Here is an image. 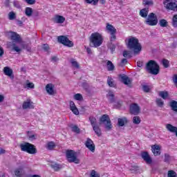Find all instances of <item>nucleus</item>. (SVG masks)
<instances>
[{
    "instance_id": "4d7b16f0",
    "label": "nucleus",
    "mask_w": 177,
    "mask_h": 177,
    "mask_svg": "<svg viewBox=\"0 0 177 177\" xmlns=\"http://www.w3.org/2000/svg\"><path fill=\"white\" fill-rule=\"evenodd\" d=\"M42 49L43 50H44L45 52H48L49 51V45L48 44H43L42 46Z\"/></svg>"
},
{
    "instance_id": "c9c22d12",
    "label": "nucleus",
    "mask_w": 177,
    "mask_h": 177,
    "mask_svg": "<svg viewBox=\"0 0 177 177\" xmlns=\"http://www.w3.org/2000/svg\"><path fill=\"white\" fill-rule=\"evenodd\" d=\"M71 128L72 129V132H75V133H80L81 132V130L77 125L71 126Z\"/></svg>"
},
{
    "instance_id": "f8f14e48",
    "label": "nucleus",
    "mask_w": 177,
    "mask_h": 177,
    "mask_svg": "<svg viewBox=\"0 0 177 177\" xmlns=\"http://www.w3.org/2000/svg\"><path fill=\"white\" fill-rule=\"evenodd\" d=\"M141 157L145 162L147 164H151L153 162V160L151 159V157H150V155L149 154V152L144 151L141 153Z\"/></svg>"
},
{
    "instance_id": "c85d7f7f",
    "label": "nucleus",
    "mask_w": 177,
    "mask_h": 177,
    "mask_svg": "<svg viewBox=\"0 0 177 177\" xmlns=\"http://www.w3.org/2000/svg\"><path fill=\"white\" fill-rule=\"evenodd\" d=\"M106 66L108 71H114V68H115V66H114V64H113V62H111V61H108L106 63Z\"/></svg>"
},
{
    "instance_id": "0eeeda50",
    "label": "nucleus",
    "mask_w": 177,
    "mask_h": 177,
    "mask_svg": "<svg viewBox=\"0 0 177 177\" xmlns=\"http://www.w3.org/2000/svg\"><path fill=\"white\" fill-rule=\"evenodd\" d=\"M66 154L68 162H75V164H80V159L77 158V153H75V151L68 149Z\"/></svg>"
},
{
    "instance_id": "6e6d98bb",
    "label": "nucleus",
    "mask_w": 177,
    "mask_h": 177,
    "mask_svg": "<svg viewBox=\"0 0 177 177\" xmlns=\"http://www.w3.org/2000/svg\"><path fill=\"white\" fill-rule=\"evenodd\" d=\"M28 5H35L37 0H24Z\"/></svg>"
},
{
    "instance_id": "aec40b11",
    "label": "nucleus",
    "mask_w": 177,
    "mask_h": 177,
    "mask_svg": "<svg viewBox=\"0 0 177 177\" xmlns=\"http://www.w3.org/2000/svg\"><path fill=\"white\" fill-rule=\"evenodd\" d=\"M120 77L124 85H129V84H131V80H129V77H128V76L125 75H120Z\"/></svg>"
},
{
    "instance_id": "4468645a",
    "label": "nucleus",
    "mask_w": 177,
    "mask_h": 177,
    "mask_svg": "<svg viewBox=\"0 0 177 177\" xmlns=\"http://www.w3.org/2000/svg\"><path fill=\"white\" fill-rule=\"evenodd\" d=\"M22 109H24V110H27V109H34V105H32V102H31V100L24 101L22 104Z\"/></svg>"
},
{
    "instance_id": "6ab92c4d",
    "label": "nucleus",
    "mask_w": 177,
    "mask_h": 177,
    "mask_svg": "<svg viewBox=\"0 0 177 177\" xmlns=\"http://www.w3.org/2000/svg\"><path fill=\"white\" fill-rule=\"evenodd\" d=\"M166 128H167V131H169V132L176 133V136L177 137V127H174L171 124H167L166 125Z\"/></svg>"
},
{
    "instance_id": "c03bdc74",
    "label": "nucleus",
    "mask_w": 177,
    "mask_h": 177,
    "mask_svg": "<svg viewBox=\"0 0 177 177\" xmlns=\"http://www.w3.org/2000/svg\"><path fill=\"white\" fill-rule=\"evenodd\" d=\"M164 162H167V164H169V162H171V156H169V154L165 153Z\"/></svg>"
},
{
    "instance_id": "37998d69",
    "label": "nucleus",
    "mask_w": 177,
    "mask_h": 177,
    "mask_svg": "<svg viewBox=\"0 0 177 177\" xmlns=\"http://www.w3.org/2000/svg\"><path fill=\"white\" fill-rule=\"evenodd\" d=\"M172 26L177 28V15H174L172 19Z\"/></svg>"
},
{
    "instance_id": "338daca9",
    "label": "nucleus",
    "mask_w": 177,
    "mask_h": 177,
    "mask_svg": "<svg viewBox=\"0 0 177 177\" xmlns=\"http://www.w3.org/2000/svg\"><path fill=\"white\" fill-rule=\"evenodd\" d=\"M59 60V58H57V57L56 56H53L51 57V62H57Z\"/></svg>"
},
{
    "instance_id": "2eb2a0df",
    "label": "nucleus",
    "mask_w": 177,
    "mask_h": 177,
    "mask_svg": "<svg viewBox=\"0 0 177 177\" xmlns=\"http://www.w3.org/2000/svg\"><path fill=\"white\" fill-rule=\"evenodd\" d=\"M153 156H160L161 154V147L159 145H155L151 147Z\"/></svg>"
},
{
    "instance_id": "5701e85b",
    "label": "nucleus",
    "mask_w": 177,
    "mask_h": 177,
    "mask_svg": "<svg viewBox=\"0 0 177 177\" xmlns=\"http://www.w3.org/2000/svg\"><path fill=\"white\" fill-rule=\"evenodd\" d=\"M65 21H66V18H64V17H63V16L57 15L55 17V23H57L58 24H62L64 23Z\"/></svg>"
},
{
    "instance_id": "3c124183",
    "label": "nucleus",
    "mask_w": 177,
    "mask_h": 177,
    "mask_svg": "<svg viewBox=\"0 0 177 177\" xmlns=\"http://www.w3.org/2000/svg\"><path fill=\"white\" fill-rule=\"evenodd\" d=\"M13 6L15 8H17V9H20L21 8V6L20 5V1H13Z\"/></svg>"
},
{
    "instance_id": "de8ad7c7",
    "label": "nucleus",
    "mask_w": 177,
    "mask_h": 177,
    "mask_svg": "<svg viewBox=\"0 0 177 177\" xmlns=\"http://www.w3.org/2000/svg\"><path fill=\"white\" fill-rule=\"evenodd\" d=\"M22 49H26L28 52H31V48L28 44H21Z\"/></svg>"
},
{
    "instance_id": "9b49d317",
    "label": "nucleus",
    "mask_w": 177,
    "mask_h": 177,
    "mask_svg": "<svg viewBox=\"0 0 177 177\" xmlns=\"http://www.w3.org/2000/svg\"><path fill=\"white\" fill-rule=\"evenodd\" d=\"M85 146L87 149H88V150H90V151H92V153H95V143H93V141L91 138H88L86 139Z\"/></svg>"
},
{
    "instance_id": "a878e982",
    "label": "nucleus",
    "mask_w": 177,
    "mask_h": 177,
    "mask_svg": "<svg viewBox=\"0 0 177 177\" xmlns=\"http://www.w3.org/2000/svg\"><path fill=\"white\" fill-rule=\"evenodd\" d=\"M56 147V144H55V142L50 141L47 142L46 145V148L47 150H54Z\"/></svg>"
},
{
    "instance_id": "473e14b6",
    "label": "nucleus",
    "mask_w": 177,
    "mask_h": 177,
    "mask_svg": "<svg viewBox=\"0 0 177 177\" xmlns=\"http://www.w3.org/2000/svg\"><path fill=\"white\" fill-rule=\"evenodd\" d=\"M156 103L158 107H160V108L164 107V101H162V100H161V98L156 99Z\"/></svg>"
},
{
    "instance_id": "052dcab7",
    "label": "nucleus",
    "mask_w": 177,
    "mask_h": 177,
    "mask_svg": "<svg viewBox=\"0 0 177 177\" xmlns=\"http://www.w3.org/2000/svg\"><path fill=\"white\" fill-rule=\"evenodd\" d=\"M5 53V51L3 50V48L2 46H0V57H2Z\"/></svg>"
},
{
    "instance_id": "bf43d9fd",
    "label": "nucleus",
    "mask_w": 177,
    "mask_h": 177,
    "mask_svg": "<svg viewBox=\"0 0 177 177\" xmlns=\"http://www.w3.org/2000/svg\"><path fill=\"white\" fill-rule=\"evenodd\" d=\"M142 89H143L144 92H149L150 91V88L149 87V86H146V85L142 86Z\"/></svg>"
},
{
    "instance_id": "4c0bfd02",
    "label": "nucleus",
    "mask_w": 177,
    "mask_h": 177,
    "mask_svg": "<svg viewBox=\"0 0 177 177\" xmlns=\"http://www.w3.org/2000/svg\"><path fill=\"white\" fill-rule=\"evenodd\" d=\"M107 84L109 86H111V88H114V86H115V85L114 84V81L113 80V78L110 77H108Z\"/></svg>"
},
{
    "instance_id": "79ce46f5",
    "label": "nucleus",
    "mask_w": 177,
    "mask_h": 177,
    "mask_svg": "<svg viewBox=\"0 0 177 177\" xmlns=\"http://www.w3.org/2000/svg\"><path fill=\"white\" fill-rule=\"evenodd\" d=\"M162 64L165 68H168V67H169V61H168V59H163L162 60Z\"/></svg>"
},
{
    "instance_id": "f704fd0d",
    "label": "nucleus",
    "mask_w": 177,
    "mask_h": 177,
    "mask_svg": "<svg viewBox=\"0 0 177 177\" xmlns=\"http://www.w3.org/2000/svg\"><path fill=\"white\" fill-rule=\"evenodd\" d=\"M123 56L126 57V59H131L132 57V54L129 50H124L123 51Z\"/></svg>"
},
{
    "instance_id": "dca6fc26",
    "label": "nucleus",
    "mask_w": 177,
    "mask_h": 177,
    "mask_svg": "<svg viewBox=\"0 0 177 177\" xmlns=\"http://www.w3.org/2000/svg\"><path fill=\"white\" fill-rule=\"evenodd\" d=\"M69 106L73 114H75V115H78V114H80V111H78V109L75 106V104L74 103L73 101H71L69 102Z\"/></svg>"
},
{
    "instance_id": "e2e57ef3",
    "label": "nucleus",
    "mask_w": 177,
    "mask_h": 177,
    "mask_svg": "<svg viewBox=\"0 0 177 177\" xmlns=\"http://www.w3.org/2000/svg\"><path fill=\"white\" fill-rule=\"evenodd\" d=\"M28 138L30 139V140H35L37 138H35V135L32 134V135H29Z\"/></svg>"
},
{
    "instance_id": "680f3d73",
    "label": "nucleus",
    "mask_w": 177,
    "mask_h": 177,
    "mask_svg": "<svg viewBox=\"0 0 177 177\" xmlns=\"http://www.w3.org/2000/svg\"><path fill=\"white\" fill-rule=\"evenodd\" d=\"M26 86L28 88H30V89H34V83H28Z\"/></svg>"
},
{
    "instance_id": "b1692460",
    "label": "nucleus",
    "mask_w": 177,
    "mask_h": 177,
    "mask_svg": "<svg viewBox=\"0 0 177 177\" xmlns=\"http://www.w3.org/2000/svg\"><path fill=\"white\" fill-rule=\"evenodd\" d=\"M106 30L110 32V34H116L117 32V29H115L113 25L109 24H106Z\"/></svg>"
},
{
    "instance_id": "0e129e2a",
    "label": "nucleus",
    "mask_w": 177,
    "mask_h": 177,
    "mask_svg": "<svg viewBox=\"0 0 177 177\" xmlns=\"http://www.w3.org/2000/svg\"><path fill=\"white\" fill-rule=\"evenodd\" d=\"M110 49L113 53V52H114L115 50V45L114 44H111L110 46Z\"/></svg>"
},
{
    "instance_id": "8fccbe9b",
    "label": "nucleus",
    "mask_w": 177,
    "mask_h": 177,
    "mask_svg": "<svg viewBox=\"0 0 177 177\" xmlns=\"http://www.w3.org/2000/svg\"><path fill=\"white\" fill-rule=\"evenodd\" d=\"M168 177H176V172L174 170H169L167 174Z\"/></svg>"
},
{
    "instance_id": "a211bd4d",
    "label": "nucleus",
    "mask_w": 177,
    "mask_h": 177,
    "mask_svg": "<svg viewBox=\"0 0 177 177\" xmlns=\"http://www.w3.org/2000/svg\"><path fill=\"white\" fill-rule=\"evenodd\" d=\"M3 73L6 75H8V77H10V78H15L13 76V70H12L8 66L4 67Z\"/></svg>"
},
{
    "instance_id": "f257e3e1",
    "label": "nucleus",
    "mask_w": 177,
    "mask_h": 177,
    "mask_svg": "<svg viewBox=\"0 0 177 177\" xmlns=\"http://www.w3.org/2000/svg\"><path fill=\"white\" fill-rule=\"evenodd\" d=\"M128 49L133 50L134 55H138L142 51V44L139 43V39L136 37H131L128 39L127 44Z\"/></svg>"
},
{
    "instance_id": "6e6552de",
    "label": "nucleus",
    "mask_w": 177,
    "mask_h": 177,
    "mask_svg": "<svg viewBox=\"0 0 177 177\" xmlns=\"http://www.w3.org/2000/svg\"><path fill=\"white\" fill-rule=\"evenodd\" d=\"M158 23V19H157V16L153 12L150 13L147 19L145 21V24L147 26H157Z\"/></svg>"
},
{
    "instance_id": "4be33fe9",
    "label": "nucleus",
    "mask_w": 177,
    "mask_h": 177,
    "mask_svg": "<svg viewBox=\"0 0 177 177\" xmlns=\"http://www.w3.org/2000/svg\"><path fill=\"white\" fill-rule=\"evenodd\" d=\"M125 124H128V119H127V118H122L118 119V127H124Z\"/></svg>"
},
{
    "instance_id": "58836bf2",
    "label": "nucleus",
    "mask_w": 177,
    "mask_h": 177,
    "mask_svg": "<svg viewBox=\"0 0 177 177\" xmlns=\"http://www.w3.org/2000/svg\"><path fill=\"white\" fill-rule=\"evenodd\" d=\"M159 96L162 97V99H167L168 97V92L167 91H160L159 92Z\"/></svg>"
},
{
    "instance_id": "13d9d810",
    "label": "nucleus",
    "mask_w": 177,
    "mask_h": 177,
    "mask_svg": "<svg viewBox=\"0 0 177 177\" xmlns=\"http://www.w3.org/2000/svg\"><path fill=\"white\" fill-rule=\"evenodd\" d=\"M127 63H128V59H127L126 58H123L121 60L120 66H125V64H127Z\"/></svg>"
},
{
    "instance_id": "ddd939ff",
    "label": "nucleus",
    "mask_w": 177,
    "mask_h": 177,
    "mask_svg": "<svg viewBox=\"0 0 177 177\" xmlns=\"http://www.w3.org/2000/svg\"><path fill=\"white\" fill-rule=\"evenodd\" d=\"M164 5H166V8L169 9V10H174V12H177V1L176 2H170L167 4V2L164 3Z\"/></svg>"
},
{
    "instance_id": "7c9ffc66",
    "label": "nucleus",
    "mask_w": 177,
    "mask_h": 177,
    "mask_svg": "<svg viewBox=\"0 0 177 177\" xmlns=\"http://www.w3.org/2000/svg\"><path fill=\"white\" fill-rule=\"evenodd\" d=\"M25 15L28 17H31V16H32V8H30V7H27L25 9Z\"/></svg>"
},
{
    "instance_id": "f3484780",
    "label": "nucleus",
    "mask_w": 177,
    "mask_h": 177,
    "mask_svg": "<svg viewBox=\"0 0 177 177\" xmlns=\"http://www.w3.org/2000/svg\"><path fill=\"white\" fill-rule=\"evenodd\" d=\"M55 88V86L53 84H48L46 86V91L48 95H55V90L53 88Z\"/></svg>"
},
{
    "instance_id": "412c9836",
    "label": "nucleus",
    "mask_w": 177,
    "mask_h": 177,
    "mask_svg": "<svg viewBox=\"0 0 177 177\" xmlns=\"http://www.w3.org/2000/svg\"><path fill=\"white\" fill-rule=\"evenodd\" d=\"M15 176L21 177L26 175V171L22 168H19L15 171Z\"/></svg>"
},
{
    "instance_id": "7ed1b4c3",
    "label": "nucleus",
    "mask_w": 177,
    "mask_h": 177,
    "mask_svg": "<svg viewBox=\"0 0 177 177\" xmlns=\"http://www.w3.org/2000/svg\"><path fill=\"white\" fill-rule=\"evenodd\" d=\"M10 38L12 42H10V46L11 48V50H13V52H17V53H20L21 52V48H20L19 46L16 45V43L15 42H21V38L20 37V35L17 34L16 32H12Z\"/></svg>"
},
{
    "instance_id": "a18cd8bd",
    "label": "nucleus",
    "mask_w": 177,
    "mask_h": 177,
    "mask_svg": "<svg viewBox=\"0 0 177 177\" xmlns=\"http://www.w3.org/2000/svg\"><path fill=\"white\" fill-rule=\"evenodd\" d=\"M140 118L139 116H134L133 118V122L136 125H138V124L140 122Z\"/></svg>"
},
{
    "instance_id": "774afa93",
    "label": "nucleus",
    "mask_w": 177,
    "mask_h": 177,
    "mask_svg": "<svg viewBox=\"0 0 177 177\" xmlns=\"http://www.w3.org/2000/svg\"><path fill=\"white\" fill-rule=\"evenodd\" d=\"M137 66H138V67H142V66H143V62H140V61H138V62H137Z\"/></svg>"
},
{
    "instance_id": "e433bc0d",
    "label": "nucleus",
    "mask_w": 177,
    "mask_h": 177,
    "mask_svg": "<svg viewBox=\"0 0 177 177\" xmlns=\"http://www.w3.org/2000/svg\"><path fill=\"white\" fill-rule=\"evenodd\" d=\"M50 167L55 171H59V169H60V168H62V166L60 165L57 164V163H52L50 165Z\"/></svg>"
},
{
    "instance_id": "393cba45",
    "label": "nucleus",
    "mask_w": 177,
    "mask_h": 177,
    "mask_svg": "<svg viewBox=\"0 0 177 177\" xmlns=\"http://www.w3.org/2000/svg\"><path fill=\"white\" fill-rule=\"evenodd\" d=\"M148 15H149V7L143 8L140 11V16H141V17L146 18L147 17Z\"/></svg>"
},
{
    "instance_id": "864d4df0",
    "label": "nucleus",
    "mask_w": 177,
    "mask_h": 177,
    "mask_svg": "<svg viewBox=\"0 0 177 177\" xmlns=\"http://www.w3.org/2000/svg\"><path fill=\"white\" fill-rule=\"evenodd\" d=\"M74 99L75 100H81L82 99V95L77 93L74 95Z\"/></svg>"
},
{
    "instance_id": "20e7f679",
    "label": "nucleus",
    "mask_w": 177,
    "mask_h": 177,
    "mask_svg": "<svg viewBox=\"0 0 177 177\" xmlns=\"http://www.w3.org/2000/svg\"><path fill=\"white\" fill-rule=\"evenodd\" d=\"M146 68L149 74L157 75L160 73V65L154 60H150L146 65Z\"/></svg>"
},
{
    "instance_id": "9d476101",
    "label": "nucleus",
    "mask_w": 177,
    "mask_h": 177,
    "mask_svg": "<svg viewBox=\"0 0 177 177\" xmlns=\"http://www.w3.org/2000/svg\"><path fill=\"white\" fill-rule=\"evenodd\" d=\"M130 113L133 115H138L140 113V106L138 104H133L130 106Z\"/></svg>"
},
{
    "instance_id": "39448f33",
    "label": "nucleus",
    "mask_w": 177,
    "mask_h": 177,
    "mask_svg": "<svg viewBox=\"0 0 177 177\" xmlns=\"http://www.w3.org/2000/svg\"><path fill=\"white\" fill-rule=\"evenodd\" d=\"M20 149L21 151H26L28 153V154H36L37 149H35V146L29 142H24L20 145Z\"/></svg>"
},
{
    "instance_id": "bb28decb",
    "label": "nucleus",
    "mask_w": 177,
    "mask_h": 177,
    "mask_svg": "<svg viewBox=\"0 0 177 177\" xmlns=\"http://www.w3.org/2000/svg\"><path fill=\"white\" fill-rule=\"evenodd\" d=\"M169 106L171 110L174 111V113H177V102L175 100H172L171 102H170Z\"/></svg>"
},
{
    "instance_id": "1a4fd4ad",
    "label": "nucleus",
    "mask_w": 177,
    "mask_h": 177,
    "mask_svg": "<svg viewBox=\"0 0 177 177\" xmlns=\"http://www.w3.org/2000/svg\"><path fill=\"white\" fill-rule=\"evenodd\" d=\"M57 40L59 44H62V45L68 46V48H73V46H74V43L70 41V39H68V37L66 36H59Z\"/></svg>"
},
{
    "instance_id": "c756f323",
    "label": "nucleus",
    "mask_w": 177,
    "mask_h": 177,
    "mask_svg": "<svg viewBox=\"0 0 177 177\" xmlns=\"http://www.w3.org/2000/svg\"><path fill=\"white\" fill-rule=\"evenodd\" d=\"M107 97H109V101L110 103H114L115 102V98H114V93L112 91H109Z\"/></svg>"
},
{
    "instance_id": "72a5a7b5",
    "label": "nucleus",
    "mask_w": 177,
    "mask_h": 177,
    "mask_svg": "<svg viewBox=\"0 0 177 177\" xmlns=\"http://www.w3.org/2000/svg\"><path fill=\"white\" fill-rule=\"evenodd\" d=\"M89 121L91 124L92 127H96L97 124H96V118L93 116L89 117Z\"/></svg>"
},
{
    "instance_id": "49530a36",
    "label": "nucleus",
    "mask_w": 177,
    "mask_h": 177,
    "mask_svg": "<svg viewBox=\"0 0 177 177\" xmlns=\"http://www.w3.org/2000/svg\"><path fill=\"white\" fill-rule=\"evenodd\" d=\"M8 19L9 20H15V19H16V13L13 11L10 12L8 14Z\"/></svg>"
},
{
    "instance_id": "cd10ccee",
    "label": "nucleus",
    "mask_w": 177,
    "mask_h": 177,
    "mask_svg": "<svg viewBox=\"0 0 177 177\" xmlns=\"http://www.w3.org/2000/svg\"><path fill=\"white\" fill-rule=\"evenodd\" d=\"M93 130L94 131L95 135H97V136L100 137V136L102 135V129H100V127L97 125V126H94L93 127Z\"/></svg>"
},
{
    "instance_id": "f03ea898",
    "label": "nucleus",
    "mask_w": 177,
    "mask_h": 177,
    "mask_svg": "<svg viewBox=\"0 0 177 177\" xmlns=\"http://www.w3.org/2000/svg\"><path fill=\"white\" fill-rule=\"evenodd\" d=\"M103 35L102 34L95 32L91 34L90 36V46L92 48H99L103 44Z\"/></svg>"
},
{
    "instance_id": "ea45409f",
    "label": "nucleus",
    "mask_w": 177,
    "mask_h": 177,
    "mask_svg": "<svg viewBox=\"0 0 177 177\" xmlns=\"http://www.w3.org/2000/svg\"><path fill=\"white\" fill-rule=\"evenodd\" d=\"M71 63L73 66V67H75V68H80V64L77 61H75V59H71Z\"/></svg>"
},
{
    "instance_id": "2f4dec72",
    "label": "nucleus",
    "mask_w": 177,
    "mask_h": 177,
    "mask_svg": "<svg viewBox=\"0 0 177 177\" xmlns=\"http://www.w3.org/2000/svg\"><path fill=\"white\" fill-rule=\"evenodd\" d=\"M154 3L152 0H143L142 1V5H145V6H153Z\"/></svg>"
},
{
    "instance_id": "5fc2aeb1",
    "label": "nucleus",
    "mask_w": 177,
    "mask_h": 177,
    "mask_svg": "<svg viewBox=\"0 0 177 177\" xmlns=\"http://www.w3.org/2000/svg\"><path fill=\"white\" fill-rule=\"evenodd\" d=\"M116 39H117V36H115V33H111L110 41L113 42Z\"/></svg>"
},
{
    "instance_id": "603ef678",
    "label": "nucleus",
    "mask_w": 177,
    "mask_h": 177,
    "mask_svg": "<svg viewBox=\"0 0 177 177\" xmlns=\"http://www.w3.org/2000/svg\"><path fill=\"white\" fill-rule=\"evenodd\" d=\"M91 177H100V175L99 174L96 173V171L92 170L91 173L90 174Z\"/></svg>"
},
{
    "instance_id": "a19ab883",
    "label": "nucleus",
    "mask_w": 177,
    "mask_h": 177,
    "mask_svg": "<svg viewBox=\"0 0 177 177\" xmlns=\"http://www.w3.org/2000/svg\"><path fill=\"white\" fill-rule=\"evenodd\" d=\"M159 25L160 27H167V26H168V21L165 19H160L159 21Z\"/></svg>"
},
{
    "instance_id": "09e8293b",
    "label": "nucleus",
    "mask_w": 177,
    "mask_h": 177,
    "mask_svg": "<svg viewBox=\"0 0 177 177\" xmlns=\"http://www.w3.org/2000/svg\"><path fill=\"white\" fill-rule=\"evenodd\" d=\"M86 3H91L92 5L96 6L98 3L99 0H85Z\"/></svg>"
},
{
    "instance_id": "423d86ee",
    "label": "nucleus",
    "mask_w": 177,
    "mask_h": 177,
    "mask_svg": "<svg viewBox=\"0 0 177 177\" xmlns=\"http://www.w3.org/2000/svg\"><path fill=\"white\" fill-rule=\"evenodd\" d=\"M100 124H104V128L106 131L113 129V124L109 115L104 114L100 118Z\"/></svg>"
},
{
    "instance_id": "69168bd1",
    "label": "nucleus",
    "mask_w": 177,
    "mask_h": 177,
    "mask_svg": "<svg viewBox=\"0 0 177 177\" xmlns=\"http://www.w3.org/2000/svg\"><path fill=\"white\" fill-rule=\"evenodd\" d=\"M173 82L177 86V75H174V78H173Z\"/></svg>"
}]
</instances>
